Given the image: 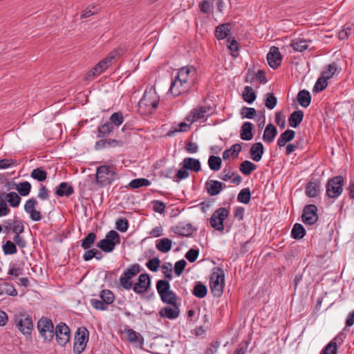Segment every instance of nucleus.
Instances as JSON below:
<instances>
[{
	"instance_id": "f257e3e1",
	"label": "nucleus",
	"mask_w": 354,
	"mask_h": 354,
	"mask_svg": "<svg viewBox=\"0 0 354 354\" xmlns=\"http://www.w3.org/2000/svg\"><path fill=\"white\" fill-rule=\"evenodd\" d=\"M112 165H102L97 168L96 183L101 187L111 185L115 179L118 178L117 171L113 169Z\"/></svg>"
},
{
	"instance_id": "f03ea898",
	"label": "nucleus",
	"mask_w": 354,
	"mask_h": 354,
	"mask_svg": "<svg viewBox=\"0 0 354 354\" xmlns=\"http://www.w3.org/2000/svg\"><path fill=\"white\" fill-rule=\"evenodd\" d=\"M209 286L212 295L214 297H220L225 286V273L223 270L219 267H214L209 278Z\"/></svg>"
},
{
	"instance_id": "7ed1b4c3",
	"label": "nucleus",
	"mask_w": 354,
	"mask_h": 354,
	"mask_svg": "<svg viewBox=\"0 0 354 354\" xmlns=\"http://www.w3.org/2000/svg\"><path fill=\"white\" fill-rule=\"evenodd\" d=\"M120 54L118 50L115 49L112 50L105 58L99 62L91 70H90L86 74V78L90 79L100 75L109 66L119 57Z\"/></svg>"
},
{
	"instance_id": "20e7f679",
	"label": "nucleus",
	"mask_w": 354,
	"mask_h": 354,
	"mask_svg": "<svg viewBox=\"0 0 354 354\" xmlns=\"http://www.w3.org/2000/svg\"><path fill=\"white\" fill-rule=\"evenodd\" d=\"M14 322L18 330L24 335H30L33 322L30 315L26 312H19L14 315Z\"/></svg>"
},
{
	"instance_id": "39448f33",
	"label": "nucleus",
	"mask_w": 354,
	"mask_h": 354,
	"mask_svg": "<svg viewBox=\"0 0 354 354\" xmlns=\"http://www.w3.org/2000/svg\"><path fill=\"white\" fill-rule=\"evenodd\" d=\"M120 243V236L115 230L108 232L105 237L96 245L102 252L110 253L113 252L117 245Z\"/></svg>"
},
{
	"instance_id": "423d86ee",
	"label": "nucleus",
	"mask_w": 354,
	"mask_h": 354,
	"mask_svg": "<svg viewBox=\"0 0 354 354\" xmlns=\"http://www.w3.org/2000/svg\"><path fill=\"white\" fill-rule=\"evenodd\" d=\"M344 178L335 176L329 178L326 185V195L330 198H337L343 192Z\"/></svg>"
},
{
	"instance_id": "0eeeda50",
	"label": "nucleus",
	"mask_w": 354,
	"mask_h": 354,
	"mask_svg": "<svg viewBox=\"0 0 354 354\" xmlns=\"http://www.w3.org/2000/svg\"><path fill=\"white\" fill-rule=\"evenodd\" d=\"M89 332L86 327L77 328L74 338L73 353L81 354L86 348L88 342Z\"/></svg>"
},
{
	"instance_id": "6e6552de",
	"label": "nucleus",
	"mask_w": 354,
	"mask_h": 354,
	"mask_svg": "<svg viewBox=\"0 0 354 354\" xmlns=\"http://www.w3.org/2000/svg\"><path fill=\"white\" fill-rule=\"evenodd\" d=\"M37 328L44 341L51 342L53 340L55 328H54L50 319L42 317L38 320Z\"/></svg>"
},
{
	"instance_id": "1a4fd4ad",
	"label": "nucleus",
	"mask_w": 354,
	"mask_h": 354,
	"mask_svg": "<svg viewBox=\"0 0 354 354\" xmlns=\"http://www.w3.org/2000/svg\"><path fill=\"white\" fill-rule=\"evenodd\" d=\"M229 215L230 209L225 207H219L213 212L209 218L211 227L217 231L222 232L224 230V221Z\"/></svg>"
},
{
	"instance_id": "9d476101",
	"label": "nucleus",
	"mask_w": 354,
	"mask_h": 354,
	"mask_svg": "<svg viewBox=\"0 0 354 354\" xmlns=\"http://www.w3.org/2000/svg\"><path fill=\"white\" fill-rule=\"evenodd\" d=\"M197 74V71L192 66H186L180 68L177 73L176 79L185 84L189 85L191 87L194 84V80Z\"/></svg>"
},
{
	"instance_id": "9b49d317",
	"label": "nucleus",
	"mask_w": 354,
	"mask_h": 354,
	"mask_svg": "<svg viewBox=\"0 0 354 354\" xmlns=\"http://www.w3.org/2000/svg\"><path fill=\"white\" fill-rule=\"evenodd\" d=\"M54 336L57 344L64 346L70 341L71 330L65 323L59 322L55 327Z\"/></svg>"
},
{
	"instance_id": "f8f14e48",
	"label": "nucleus",
	"mask_w": 354,
	"mask_h": 354,
	"mask_svg": "<svg viewBox=\"0 0 354 354\" xmlns=\"http://www.w3.org/2000/svg\"><path fill=\"white\" fill-rule=\"evenodd\" d=\"M319 216L317 214V207L314 204L306 205L303 209L301 220L306 225H312L317 223Z\"/></svg>"
},
{
	"instance_id": "ddd939ff",
	"label": "nucleus",
	"mask_w": 354,
	"mask_h": 354,
	"mask_svg": "<svg viewBox=\"0 0 354 354\" xmlns=\"http://www.w3.org/2000/svg\"><path fill=\"white\" fill-rule=\"evenodd\" d=\"M159 103V97L157 96L155 90L150 88L149 90H146L143 97L139 102L140 106H151L153 109H156Z\"/></svg>"
},
{
	"instance_id": "4468645a",
	"label": "nucleus",
	"mask_w": 354,
	"mask_h": 354,
	"mask_svg": "<svg viewBox=\"0 0 354 354\" xmlns=\"http://www.w3.org/2000/svg\"><path fill=\"white\" fill-rule=\"evenodd\" d=\"M38 204V201L34 197L29 198L24 205L25 212L30 215V218L33 221H39L42 218L40 211L35 209Z\"/></svg>"
},
{
	"instance_id": "2eb2a0df",
	"label": "nucleus",
	"mask_w": 354,
	"mask_h": 354,
	"mask_svg": "<svg viewBox=\"0 0 354 354\" xmlns=\"http://www.w3.org/2000/svg\"><path fill=\"white\" fill-rule=\"evenodd\" d=\"M267 60L269 66L276 69L280 66L282 61V55L279 50L278 47L272 46L270 51L267 54Z\"/></svg>"
},
{
	"instance_id": "dca6fc26",
	"label": "nucleus",
	"mask_w": 354,
	"mask_h": 354,
	"mask_svg": "<svg viewBox=\"0 0 354 354\" xmlns=\"http://www.w3.org/2000/svg\"><path fill=\"white\" fill-rule=\"evenodd\" d=\"M225 187V185L224 183L215 180H209L205 184V188L211 196L219 194Z\"/></svg>"
},
{
	"instance_id": "f3484780",
	"label": "nucleus",
	"mask_w": 354,
	"mask_h": 354,
	"mask_svg": "<svg viewBox=\"0 0 354 354\" xmlns=\"http://www.w3.org/2000/svg\"><path fill=\"white\" fill-rule=\"evenodd\" d=\"M342 333H339L334 337L322 351L321 354H337V345H341L344 342Z\"/></svg>"
},
{
	"instance_id": "a211bd4d",
	"label": "nucleus",
	"mask_w": 354,
	"mask_h": 354,
	"mask_svg": "<svg viewBox=\"0 0 354 354\" xmlns=\"http://www.w3.org/2000/svg\"><path fill=\"white\" fill-rule=\"evenodd\" d=\"M210 110L209 106H199L193 109L190 113V116L187 118L191 123L198 121V120L206 118V113Z\"/></svg>"
},
{
	"instance_id": "6ab92c4d",
	"label": "nucleus",
	"mask_w": 354,
	"mask_h": 354,
	"mask_svg": "<svg viewBox=\"0 0 354 354\" xmlns=\"http://www.w3.org/2000/svg\"><path fill=\"white\" fill-rule=\"evenodd\" d=\"M127 339L134 346L142 348L144 345V337L142 335L131 328L126 329Z\"/></svg>"
},
{
	"instance_id": "aec40b11",
	"label": "nucleus",
	"mask_w": 354,
	"mask_h": 354,
	"mask_svg": "<svg viewBox=\"0 0 354 354\" xmlns=\"http://www.w3.org/2000/svg\"><path fill=\"white\" fill-rule=\"evenodd\" d=\"M196 228H194L191 223L178 225L171 227V231L180 236H190Z\"/></svg>"
},
{
	"instance_id": "412c9836",
	"label": "nucleus",
	"mask_w": 354,
	"mask_h": 354,
	"mask_svg": "<svg viewBox=\"0 0 354 354\" xmlns=\"http://www.w3.org/2000/svg\"><path fill=\"white\" fill-rule=\"evenodd\" d=\"M190 88L189 85L183 84V83L175 77V79L171 82L169 91L174 96L177 97L187 91Z\"/></svg>"
},
{
	"instance_id": "4be33fe9",
	"label": "nucleus",
	"mask_w": 354,
	"mask_h": 354,
	"mask_svg": "<svg viewBox=\"0 0 354 354\" xmlns=\"http://www.w3.org/2000/svg\"><path fill=\"white\" fill-rule=\"evenodd\" d=\"M166 306L161 308L159 311V315L161 317L167 318L169 319H174L179 315L180 310L177 303L174 306Z\"/></svg>"
},
{
	"instance_id": "5701e85b",
	"label": "nucleus",
	"mask_w": 354,
	"mask_h": 354,
	"mask_svg": "<svg viewBox=\"0 0 354 354\" xmlns=\"http://www.w3.org/2000/svg\"><path fill=\"white\" fill-rule=\"evenodd\" d=\"M74 193V189L68 183L62 182L56 187L55 194L59 197H68Z\"/></svg>"
},
{
	"instance_id": "b1692460",
	"label": "nucleus",
	"mask_w": 354,
	"mask_h": 354,
	"mask_svg": "<svg viewBox=\"0 0 354 354\" xmlns=\"http://www.w3.org/2000/svg\"><path fill=\"white\" fill-rule=\"evenodd\" d=\"M231 23H224L218 25L215 28L214 35L217 39L221 40L228 38L230 35Z\"/></svg>"
},
{
	"instance_id": "393cba45",
	"label": "nucleus",
	"mask_w": 354,
	"mask_h": 354,
	"mask_svg": "<svg viewBox=\"0 0 354 354\" xmlns=\"http://www.w3.org/2000/svg\"><path fill=\"white\" fill-rule=\"evenodd\" d=\"M263 153L264 147L261 142L253 144L250 149V158L255 162L261 160Z\"/></svg>"
},
{
	"instance_id": "a878e982",
	"label": "nucleus",
	"mask_w": 354,
	"mask_h": 354,
	"mask_svg": "<svg viewBox=\"0 0 354 354\" xmlns=\"http://www.w3.org/2000/svg\"><path fill=\"white\" fill-rule=\"evenodd\" d=\"M184 165L188 171L198 172L201 170V162L194 158H185L180 164Z\"/></svg>"
},
{
	"instance_id": "bb28decb",
	"label": "nucleus",
	"mask_w": 354,
	"mask_h": 354,
	"mask_svg": "<svg viewBox=\"0 0 354 354\" xmlns=\"http://www.w3.org/2000/svg\"><path fill=\"white\" fill-rule=\"evenodd\" d=\"M253 124L250 122H245L240 130V137L243 140H250L253 138Z\"/></svg>"
},
{
	"instance_id": "cd10ccee",
	"label": "nucleus",
	"mask_w": 354,
	"mask_h": 354,
	"mask_svg": "<svg viewBox=\"0 0 354 354\" xmlns=\"http://www.w3.org/2000/svg\"><path fill=\"white\" fill-rule=\"evenodd\" d=\"M277 133L278 131L276 127L274 124L270 123L266 126L263 135V140L264 142L270 144L273 142Z\"/></svg>"
},
{
	"instance_id": "c85d7f7f",
	"label": "nucleus",
	"mask_w": 354,
	"mask_h": 354,
	"mask_svg": "<svg viewBox=\"0 0 354 354\" xmlns=\"http://www.w3.org/2000/svg\"><path fill=\"white\" fill-rule=\"evenodd\" d=\"M304 115L301 110L293 111L288 118L289 125L292 128H297L302 122Z\"/></svg>"
},
{
	"instance_id": "c756f323",
	"label": "nucleus",
	"mask_w": 354,
	"mask_h": 354,
	"mask_svg": "<svg viewBox=\"0 0 354 354\" xmlns=\"http://www.w3.org/2000/svg\"><path fill=\"white\" fill-rule=\"evenodd\" d=\"M113 131V127L108 122H106L97 127V137L100 138H108Z\"/></svg>"
},
{
	"instance_id": "7c9ffc66",
	"label": "nucleus",
	"mask_w": 354,
	"mask_h": 354,
	"mask_svg": "<svg viewBox=\"0 0 354 354\" xmlns=\"http://www.w3.org/2000/svg\"><path fill=\"white\" fill-rule=\"evenodd\" d=\"M295 131L292 129H287L283 132L277 140V145L282 147L286 144L295 138Z\"/></svg>"
},
{
	"instance_id": "2f4dec72",
	"label": "nucleus",
	"mask_w": 354,
	"mask_h": 354,
	"mask_svg": "<svg viewBox=\"0 0 354 354\" xmlns=\"http://www.w3.org/2000/svg\"><path fill=\"white\" fill-rule=\"evenodd\" d=\"M297 97L298 102L304 108H307L311 102L310 93L306 89L301 90L298 93Z\"/></svg>"
},
{
	"instance_id": "473e14b6",
	"label": "nucleus",
	"mask_w": 354,
	"mask_h": 354,
	"mask_svg": "<svg viewBox=\"0 0 354 354\" xmlns=\"http://www.w3.org/2000/svg\"><path fill=\"white\" fill-rule=\"evenodd\" d=\"M306 194L310 198H315L319 194V185L317 183L310 181L305 187Z\"/></svg>"
},
{
	"instance_id": "72a5a7b5",
	"label": "nucleus",
	"mask_w": 354,
	"mask_h": 354,
	"mask_svg": "<svg viewBox=\"0 0 354 354\" xmlns=\"http://www.w3.org/2000/svg\"><path fill=\"white\" fill-rule=\"evenodd\" d=\"M156 247L158 251L167 253L171 249L172 241L168 238L162 239L156 243Z\"/></svg>"
},
{
	"instance_id": "f704fd0d",
	"label": "nucleus",
	"mask_w": 354,
	"mask_h": 354,
	"mask_svg": "<svg viewBox=\"0 0 354 354\" xmlns=\"http://www.w3.org/2000/svg\"><path fill=\"white\" fill-rule=\"evenodd\" d=\"M207 293V288L205 285H204L201 281H197L193 288L192 294L200 299L204 298Z\"/></svg>"
},
{
	"instance_id": "c9c22d12",
	"label": "nucleus",
	"mask_w": 354,
	"mask_h": 354,
	"mask_svg": "<svg viewBox=\"0 0 354 354\" xmlns=\"http://www.w3.org/2000/svg\"><path fill=\"white\" fill-rule=\"evenodd\" d=\"M257 166L249 160L243 161L240 166V171L245 176H249L257 169Z\"/></svg>"
},
{
	"instance_id": "e433bc0d",
	"label": "nucleus",
	"mask_w": 354,
	"mask_h": 354,
	"mask_svg": "<svg viewBox=\"0 0 354 354\" xmlns=\"http://www.w3.org/2000/svg\"><path fill=\"white\" fill-rule=\"evenodd\" d=\"M306 232L304 226L300 223H295L291 230V236L294 239H301L306 235Z\"/></svg>"
},
{
	"instance_id": "4c0bfd02",
	"label": "nucleus",
	"mask_w": 354,
	"mask_h": 354,
	"mask_svg": "<svg viewBox=\"0 0 354 354\" xmlns=\"http://www.w3.org/2000/svg\"><path fill=\"white\" fill-rule=\"evenodd\" d=\"M97 239V235L94 232H89L82 240L81 247L84 250L90 249L95 243Z\"/></svg>"
},
{
	"instance_id": "58836bf2",
	"label": "nucleus",
	"mask_w": 354,
	"mask_h": 354,
	"mask_svg": "<svg viewBox=\"0 0 354 354\" xmlns=\"http://www.w3.org/2000/svg\"><path fill=\"white\" fill-rule=\"evenodd\" d=\"M228 43L227 48L230 54L234 58H236L239 55V48L237 41L234 37H228L227 39Z\"/></svg>"
},
{
	"instance_id": "ea45409f",
	"label": "nucleus",
	"mask_w": 354,
	"mask_h": 354,
	"mask_svg": "<svg viewBox=\"0 0 354 354\" xmlns=\"http://www.w3.org/2000/svg\"><path fill=\"white\" fill-rule=\"evenodd\" d=\"M30 177L38 182H44L47 178V172L42 167H37L31 171Z\"/></svg>"
},
{
	"instance_id": "a19ab883",
	"label": "nucleus",
	"mask_w": 354,
	"mask_h": 354,
	"mask_svg": "<svg viewBox=\"0 0 354 354\" xmlns=\"http://www.w3.org/2000/svg\"><path fill=\"white\" fill-rule=\"evenodd\" d=\"M308 41L304 39H296L292 41L290 46L295 51L303 52L308 49Z\"/></svg>"
},
{
	"instance_id": "79ce46f5",
	"label": "nucleus",
	"mask_w": 354,
	"mask_h": 354,
	"mask_svg": "<svg viewBox=\"0 0 354 354\" xmlns=\"http://www.w3.org/2000/svg\"><path fill=\"white\" fill-rule=\"evenodd\" d=\"M243 100L248 104H252L256 100L257 95L253 88L249 86L244 88V91L242 94Z\"/></svg>"
},
{
	"instance_id": "37998d69",
	"label": "nucleus",
	"mask_w": 354,
	"mask_h": 354,
	"mask_svg": "<svg viewBox=\"0 0 354 354\" xmlns=\"http://www.w3.org/2000/svg\"><path fill=\"white\" fill-rule=\"evenodd\" d=\"M31 184L28 181H24L18 183L15 189L22 196H28L31 191Z\"/></svg>"
},
{
	"instance_id": "c03bdc74",
	"label": "nucleus",
	"mask_w": 354,
	"mask_h": 354,
	"mask_svg": "<svg viewBox=\"0 0 354 354\" xmlns=\"http://www.w3.org/2000/svg\"><path fill=\"white\" fill-rule=\"evenodd\" d=\"M151 184V182L147 178H136L132 180L129 183V187L132 189H138L142 187H147L149 186Z\"/></svg>"
},
{
	"instance_id": "a18cd8bd",
	"label": "nucleus",
	"mask_w": 354,
	"mask_h": 354,
	"mask_svg": "<svg viewBox=\"0 0 354 354\" xmlns=\"http://www.w3.org/2000/svg\"><path fill=\"white\" fill-rule=\"evenodd\" d=\"M124 121L122 113L120 111L113 113L107 121L114 129V127H118Z\"/></svg>"
},
{
	"instance_id": "49530a36",
	"label": "nucleus",
	"mask_w": 354,
	"mask_h": 354,
	"mask_svg": "<svg viewBox=\"0 0 354 354\" xmlns=\"http://www.w3.org/2000/svg\"><path fill=\"white\" fill-rule=\"evenodd\" d=\"M6 198L12 207H17L21 201V197L15 192H11L6 194Z\"/></svg>"
},
{
	"instance_id": "de8ad7c7",
	"label": "nucleus",
	"mask_w": 354,
	"mask_h": 354,
	"mask_svg": "<svg viewBox=\"0 0 354 354\" xmlns=\"http://www.w3.org/2000/svg\"><path fill=\"white\" fill-rule=\"evenodd\" d=\"M156 288L160 297L165 298L164 294L170 290V284L168 281L160 279L156 282Z\"/></svg>"
},
{
	"instance_id": "09e8293b",
	"label": "nucleus",
	"mask_w": 354,
	"mask_h": 354,
	"mask_svg": "<svg viewBox=\"0 0 354 354\" xmlns=\"http://www.w3.org/2000/svg\"><path fill=\"white\" fill-rule=\"evenodd\" d=\"M222 165V159L219 156L212 155L208 159V165L211 170L218 171Z\"/></svg>"
},
{
	"instance_id": "8fccbe9b",
	"label": "nucleus",
	"mask_w": 354,
	"mask_h": 354,
	"mask_svg": "<svg viewBox=\"0 0 354 354\" xmlns=\"http://www.w3.org/2000/svg\"><path fill=\"white\" fill-rule=\"evenodd\" d=\"M251 199V192L249 187L242 189L237 196V201L241 203L248 204Z\"/></svg>"
},
{
	"instance_id": "3c124183",
	"label": "nucleus",
	"mask_w": 354,
	"mask_h": 354,
	"mask_svg": "<svg viewBox=\"0 0 354 354\" xmlns=\"http://www.w3.org/2000/svg\"><path fill=\"white\" fill-rule=\"evenodd\" d=\"M264 104L268 109L272 110L276 106L277 99L272 93H268L265 95Z\"/></svg>"
},
{
	"instance_id": "603ef678",
	"label": "nucleus",
	"mask_w": 354,
	"mask_h": 354,
	"mask_svg": "<svg viewBox=\"0 0 354 354\" xmlns=\"http://www.w3.org/2000/svg\"><path fill=\"white\" fill-rule=\"evenodd\" d=\"M100 297L107 305L111 304L115 300V295L110 290H102L100 293Z\"/></svg>"
},
{
	"instance_id": "864d4df0",
	"label": "nucleus",
	"mask_w": 354,
	"mask_h": 354,
	"mask_svg": "<svg viewBox=\"0 0 354 354\" xmlns=\"http://www.w3.org/2000/svg\"><path fill=\"white\" fill-rule=\"evenodd\" d=\"M3 252L6 255H11L17 252V248L15 243L8 240L2 246Z\"/></svg>"
},
{
	"instance_id": "5fc2aeb1",
	"label": "nucleus",
	"mask_w": 354,
	"mask_h": 354,
	"mask_svg": "<svg viewBox=\"0 0 354 354\" xmlns=\"http://www.w3.org/2000/svg\"><path fill=\"white\" fill-rule=\"evenodd\" d=\"M165 298L160 297L162 301L165 304L174 306L177 301V296L175 292L172 290H169L166 293L164 294Z\"/></svg>"
},
{
	"instance_id": "6e6d98bb",
	"label": "nucleus",
	"mask_w": 354,
	"mask_h": 354,
	"mask_svg": "<svg viewBox=\"0 0 354 354\" xmlns=\"http://www.w3.org/2000/svg\"><path fill=\"white\" fill-rule=\"evenodd\" d=\"M327 86H328L327 80H326V78L324 77L320 76L317 79L315 84L314 85L313 91L314 93H319V92L324 91L326 88Z\"/></svg>"
},
{
	"instance_id": "4d7b16f0",
	"label": "nucleus",
	"mask_w": 354,
	"mask_h": 354,
	"mask_svg": "<svg viewBox=\"0 0 354 354\" xmlns=\"http://www.w3.org/2000/svg\"><path fill=\"white\" fill-rule=\"evenodd\" d=\"M140 266L138 263H134L128 267L127 270H124V273L125 275H127L128 277L132 279L140 272Z\"/></svg>"
},
{
	"instance_id": "13d9d810",
	"label": "nucleus",
	"mask_w": 354,
	"mask_h": 354,
	"mask_svg": "<svg viewBox=\"0 0 354 354\" xmlns=\"http://www.w3.org/2000/svg\"><path fill=\"white\" fill-rule=\"evenodd\" d=\"M189 173L187 169L185 168L184 165H182L173 176V180L175 182H180L181 180L185 179L189 177Z\"/></svg>"
},
{
	"instance_id": "bf43d9fd",
	"label": "nucleus",
	"mask_w": 354,
	"mask_h": 354,
	"mask_svg": "<svg viewBox=\"0 0 354 354\" xmlns=\"http://www.w3.org/2000/svg\"><path fill=\"white\" fill-rule=\"evenodd\" d=\"M12 232L15 234H21L24 232V225L22 220L15 217V219L12 220Z\"/></svg>"
},
{
	"instance_id": "052dcab7",
	"label": "nucleus",
	"mask_w": 354,
	"mask_h": 354,
	"mask_svg": "<svg viewBox=\"0 0 354 354\" xmlns=\"http://www.w3.org/2000/svg\"><path fill=\"white\" fill-rule=\"evenodd\" d=\"M240 113L243 118L253 119L257 115V111L254 108L243 106Z\"/></svg>"
},
{
	"instance_id": "680f3d73",
	"label": "nucleus",
	"mask_w": 354,
	"mask_h": 354,
	"mask_svg": "<svg viewBox=\"0 0 354 354\" xmlns=\"http://www.w3.org/2000/svg\"><path fill=\"white\" fill-rule=\"evenodd\" d=\"M129 227V221L125 218H119L115 221V229L121 232H126Z\"/></svg>"
},
{
	"instance_id": "e2e57ef3",
	"label": "nucleus",
	"mask_w": 354,
	"mask_h": 354,
	"mask_svg": "<svg viewBox=\"0 0 354 354\" xmlns=\"http://www.w3.org/2000/svg\"><path fill=\"white\" fill-rule=\"evenodd\" d=\"M130 277L123 272L119 279L120 286L125 290H130L132 288L133 281Z\"/></svg>"
},
{
	"instance_id": "0e129e2a",
	"label": "nucleus",
	"mask_w": 354,
	"mask_h": 354,
	"mask_svg": "<svg viewBox=\"0 0 354 354\" xmlns=\"http://www.w3.org/2000/svg\"><path fill=\"white\" fill-rule=\"evenodd\" d=\"M337 64L334 62L328 65V68L322 73V77H324L326 80H329L333 77L337 71Z\"/></svg>"
},
{
	"instance_id": "69168bd1",
	"label": "nucleus",
	"mask_w": 354,
	"mask_h": 354,
	"mask_svg": "<svg viewBox=\"0 0 354 354\" xmlns=\"http://www.w3.org/2000/svg\"><path fill=\"white\" fill-rule=\"evenodd\" d=\"M160 266V260L158 257L153 258L146 263V266L152 272H157Z\"/></svg>"
},
{
	"instance_id": "338daca9",
	"label": "nucleus",
	"mask_w": 354,
	"mask_h": 354,
	"mask_svg": "<svg viewBox=\"0 0 354 354\" xmlns=\"http://www.w3.org/2000/svg\"><path fill=\"white\" fill-rule=\"evenodd\" d=\"M90 303L95 309L98 310H106L108 308V305L102 299H91Z\"/></svg>"
},
{
	"instance_id": "774afa93",
	"label": "nucleus",
	"mask_w": 354,
	"mask_h": 354,
	"mask_svg": "<svg viewBox=\"0 0 354 354\" xmlns=\"http://www.w3.org/2000/svg\"><path fill=\"white\" fill-rule=\"evenodd\" d=\"M189 125L187 124H186L185 122H180L178 125V127H175L174 129H170L167 133V136H174L176 133H178V132H185V131H187V129L189 128Z\"/></svg>"
}]
</instances>
